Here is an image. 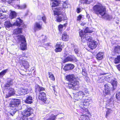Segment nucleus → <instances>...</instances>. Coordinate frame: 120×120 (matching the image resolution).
Returning <instances> with one entry per match:
<instances>
[{
  "instance_id": "1",
  "label": "nucleus",
  "mask_w": 120,
  "mask_h": 120,
  "mask_svg": "<svg viewBox=\"0 0 120 120\" xmlns=\"http://www.w3.org/2000/svg\"><path fill=\"white\" fill-rule=\"evenodd\" d=\"M91 99H83L79 104V106L81 111L84 112H87L86 114L80 115L79 117V120H90L91 115L88 109L89 105Z\"/></svg>"
},
{
  "instance_id": "2",
  "label": "nucleus",
  "mask_w": 120,
  "mask_h": 120,
  "mask_svg": "<svg viewBox=\"0 0 120 120\" xmlns=\"http://www.w3.org/2000/svg\"><path fill=\"white\" fill-rule=\"evenodd\" d=\"M65 79L68 81V86L69 88L75 90H78L80 87L79 78H76L73 74L68 75L66 76Z\"/></svg>"
},
{
  "instance_id": "3",
  "label": "nucleus",
  "mask_w": 120,
  "mask_h": 120,
  "mask_svg": "<svg viewBox=\"0 0 120 120\" xmlns=\"http://www.w3.org/2000/svg\"><path fill=\"white\" fill-rule=\"evenodd\" d=\"M45 90V88L43 87H40L39 85L35 86V92H39L38 98L39 100L45 104L48 103L49 101L48 100L46 97V94L44 92L42 91Z\"/></svg>"
},
{
  "instance_id": "4",
  "label": "nucleus",
  "mask_w": 120,
  "mask_h": 120,
  "mask_svg": "<svg viewBox=\"0 0 120 120\" xmlns=\"http://www.w3.org/2000/svg\"><path fill=\"white\" fill-rule=\"evenodd\" d=\"M93 32L92 30H91L88 27H86L84 31L82 30L80 31L79 33V35L81 37V40L82 42H86L87 40L90 41L91 37L90 34H86L88 33H91Z\"/></svg>"
},
{
  "instance_id": "5",
  "label": "nucleus",
  "mask_w": 120,
  "mask_h": 120,
  "mask_svg": "<svg viewBox=\"0 0 120 120\" xmlns=\"http://www.w3.org/2000/svg\"><path fill=\"white\" fill-rule=\"evenodd\" d=\"M53 11L54 15H56V21L58 22H60L62 21H64L67 20V17L65 15L63 14L61 11L62 8L61 7H57L55 8Z\"/></svg>"
},
{
  "instance_id": "6",
  "label": "nucleus",
  "mask_w": 120,
  "mask_h": 120,
  "mask_svg": "<svg viewBox=\"0 0 120 120\" xmlns=\"http://www.w3.org/2000/svg\"><path fill=\"white\" fill-rule=\"evenodd\" d=\"M93 9L94 12L98 15H100L103 16L106 13V8L101 4L95 5L93 7Z\"/></svg>"
},
{
  "instance_id": "7",
  "label": "nucleus",
  "mask_w": 120,
  "mask_h": 120,
  "mask_svg": "<svg viewBox=\"0 0 120 120\" xmlns=\"http://www.w3.org/2000/svg\"><path fill=\"white\" fill-rule=\"evenodd\" d=\"M20 100L19 99H14L10 102L9 106L11 109L10 114L13 115L16 112L17 110L16 107L20 104Z\"/></svg>"
},
{
  "instance_id": "8",
  "label": "nucleus",
  "mask_w": 120,
  "mask_h": 120,
  "mask_svg": "<svg viewBox=\"0 0 120 120\" xmlns=\"http://www.w3.org/2000/svg\"><path fill=\"white\" fill-rule=\"evenodd\" d=\"M27 56H25L22 55H19L18 57L19 58L18 61L21 65H22L24 68L27 69L29 68V65L28 62L27 61V59L25 58H27Z\"/></svg>"
},
{
  "instance_id": "9",
  "label": "nucleus",
  "mask_w": 120,
  "mask_h": 120,
  "mask_svg": "<svg viewBox=\"0 0 120 120\" xmlns=\"http://www.w3.org/2000/svg\"><path fill=\"white\" fill-rule=\"evenodd\" d=\"M104 89L103 91V94L105 96L111 95V91L112 90V85L109 84H105L104 85Z\"/></svg>"
},
{
  "instance_id": "10",
  "label": "nucleus",
  "mask_w": 120,
  "mask_h": 120,
  "mask_svg": "<svg viewBox=\"0 0 120 120\" xmlns=\"http://www.w3.org/2000/svg\"><path fill=\"white\" fill-rule=\"evenodd\" d=\"M88 93V92L86 89H85L84 90L79 91L74 96L75 97L77 96V98H74L76 100H81L84 97L85 95Z\"/></svg>"
},
{
  "instance_id": "11",
  "label": "nucleus",
  "mask_w": 120,
  "mask_h": 120,
  "mask_svg": "<svg viewBox=\"0 0 120 120\" xmlns=\"http://www.w3.org/2000/svg\"><path fill=\"white\" fill-rule=\"evenodd\" d=\"M64 43H63L62 41H60L57 42L56 44L55 47L56 48L54 50V51L56 52H61L64 46Z\"/></svg>"
},
{
  "instance_id": "12",
  "label": "nucleus",
  "mask_w": 120,
  "mask_h": 120,
  "mask_svg": "<svg viewBox=\"0 0 120 120\" xmlns=\"http://www.w3.org/2000/svg\"><path fill=\"white\" fill-rule=\"evenodd\" d=\"M33 110L31 107H27L22 112L21 114L22 116L27 117H29L31 115Z\"/></svg>"
},
{
  "instance_id": "13",
  "label": "nucleus",
  "mask_w": 120,
  "mask_h": 120,
  "mask_svg": "<svg viewBox=\"0 0 120 120\" xmlns=\"http://www.w3.org/2000/svg\"><path fill=\"white\" fill-rule=\"evenodd\" d=\"M13 24L14 25L20 27L22 25V27L23 28L26 27V26L23 23V20L20 18L19 17L17 18Z\"/></svg>"
},
{
  "instance_id": "14",
  "label": "nucleus",
  "mask_w": 120,
  "mask_h": 120,
  "mask_svg": "<svg viewBox=\"0 0 120 120\" xmlns=\"http://www.w3.org/2000/svg\"><path fill=\"white\" fill-rule=\"evenodd\" d=\"M91 39L90 41L87 40V41H88L89 42L88 45V47L90 48L92 50L96 48L98 45V43L95 41L92 40L91 37Z\"/></svg>"
},
{
  "instance_id": "15",
  "label": "nucleus",
  "mask_w": 120,
  "mask_h": 120,
  "mask_svg": "<svg viewBox=\"0 0 120 120\" xmlns=\"http://www.w3.org/2000/svg\"><path fill=\"white\" fill-rule=\"evenodd\" d=\"M76 58L73 56L70 55L65 58L63 60L64 63L68 61H76Z\"/></svg>"
},
{
  "instance_id": "16",
  "label": "nucleus",
  "mask_w": 120,
  "mask_h": 120,
  "mask_svg": "<svg viewBox=\"0 0 120 120\" xmlns=\"http://www.w3.org/2000/svg\"><path fill=\"white\" fill-rule=\"evenodd\" d=\"M74 67V65L72 64H67L64 66L63 69L65 71H67L73 69Z\"/></svg>"
},
{
  "instance_id": "17",
  "label": "nucleus",
  "mask_w": 120,
  "mask_h": 120,
  "mask_svg": "<svg viewBox=\"0 0 120 120\" xmlns=\"http://www.w3.org/2000/svg\"><path fill=\"white\" fill-rule=\"evenodd\" d=\"M28 91L27 89L21 87L18 91V94L19 95H25L27 93Z\"/></svg>"
},
{
  "instance_id": "18",
  "label": "nucleus",
  "mask_w": 120,
  "mask_h": 120,
  "mask_svg": "<svg viewBox=\"0 0 120 120\" xmlns=\"http://www.w3.org/2000/svg\"><path fill=\"white\" fill-rule=\"evenodd\" d=\"M104 54L102 52H99L96 54V58L98 61L102 60L104 58Z\"/></svg>"
},
{
  "instance_id": "19",
  "label": "nucleus",
  "mask_w": 120,
  "mask_h": 120,
  "mask_svg": "<svg viewBox=\"0 0 120 120\" xmlns=\"http://www.w3.org/2000/svg\"><path fill=\"white\" fill-rule=\"evenodd\" d=\"M61 39L62 41H67L69 39V36L66 32H64L62 34Z\"/></svg>"
},
{
  "instance_id": "20",
  "label": "nucleus",
  "mask_w": 120,
  "mask_h": 120,
  "mask_svg": "<svg viewBox=\"0 0 120 120\" xmlns=\"http://www.w3.org/2000/svg\"><path fill=\"white\" fill-rule=\"evenodd\" d=\"M17 39L19 41L24 43L26 42L25 36L22 34H19L17 36Z\"/></svg>"
},
{
  "instance_id": "21",
  "label": "nucleus",
  "mask_w": 120,
  "mask_h": 120,
  "mask_svg": "<svg viewBox=\"0 0 120 120\" xmlns=\"http://www.w3.org/2000/svg\"><path fill=\"white\" fill-rule=\"evenodd\" d=\"M40 22L42 23V22L39 21V22H36L35 23V24L34 26V29L37 28L39 30H40L42 29V24H41Z\"/></svg>"
},
{
  "instance_id": "22",
  "label": "nucleus",
  "mask_w": 120,
  "mask_h": 120,
  "mask_svg": "<svg viewBox=\"0 0 120 120\" xmlns=\"http://www.w3.org/2000/svg\"><path fill=\"white\" fill-rule=\"evenodd\" d=\"M22 28H17L14 29L13 34H18L22 33Z\"/></svg>"
},
{
  "instance_id": "23",
  "label": "nucleus",
  "mask_w": 120,
  "mask_h": 120,
  "mask_svg": "<svg viewBox=\"0 0 120 120\" xmlns=\"http://www.w3.org/2000/svg\"><path fill=\"white\" fill-rule=\"evenodd\" d=\"M27 45L26 42H22L20 44V49L23 51L26 50L27 49Z\"/></svg>"
},
{
  "instance_id": "24",
  "label": "nucleus",
  "mask_w": 120,
  "mask_h": 120,
  "mask_svg": "<svg viewBox=\"0 0 120 120\" xmlns=\"http://www.w3.org/2000/svg\"><path fill=\"white\" fill-rule=\"evenodd\" d=\"M17 16V13L14 11H11L9 15V17L11 19L15 18Z\"/></svg>"
},
{
  "instance_id": "25",
  "label": "nucleus",
  "mask_w": 120,
  "mask_h": 120,
  "mask_svg": "<svg viewBox=\"0 0 120 120\" xmlns=\"http://www.w3.org/2000/svg\"><path fill=\"white\" fill-rule=\"evenodd\" d=\"M32 98L31 96H28L26 97L25 101V103L28 104H31L32 102Z\"/></svg>"
},
{
  "instance_id": "26",
  "label": "nucleus",
  "mask_w": 120,
  "mask_h": 120,
  "mask_svg": "<svg viewBox=\"0 0 120 120\" xmlns=\"http://www.w3.org/2000/svg\"><path fill=\"white\" fill-rule=\"evenodd\" d=\"M38 20H42L43 22L45 23H46V18L45 15H44L42 17H41V15H39L38 16Z\"/></svg>"
},
{
  "instance_id": "27",
  "label": "nucleus",
  "mask_w": 120,
  "mask_h": 120,
  "mask_svg": "<svg viewBox=\"0 0 120 120\" xmlns=\"http://www.w3.org/2000/svg\"><path fill=\"white\" fill-rule=\"evenodd\" d=\"M111 84L112 86V87L113 88L112 90L113 91L115 89V87H116L117 86V82L115 80H113L111 82Z\"/></svg>"
},
{
  "instance_id": "28",
  "label": "nucleus",
  "mask_w": 120,
  "mask_h": 120,
  "mask_svg": "<svg viewBox=\"0 0 120 120\" xmlns=\"http://www.w3.org/2000/svg\"><path fill=\"white\" fill-rule=\"evenodd\" d=\"M49 78L51 80L54 81L55 80V77L52 73L51 72H48Z\"/></svg>"
},
{
  "instance_id": "29",
  "label": "nucleus",
  "mask_w": 120,
  "mask_h": 120,
  "mask_svg": "<svg viewBox=\"0 0 120 120\" xmlns=\"http://www.w3.org/2000/svg\"><path fill=\"white\" fill-rule=\"evenodd\" d=\"M114 62L115 64H117L120 63V55L117 56L115 58Z\"/></svg>"
},
{
  "instance_id": "30",
  "label": "nucleus",
  "mask_w": 120,
  "mask_h": 120,
  "mask_svg": "<svg viewBox=\"0 0 120 120\" xmlns=\"http://www.w3.org/2000/svg\"><path fill=\"white\" fill-rule=\"evenodd\" d=\"M8 70V69H6L2 71L1 72H0V78H2L7 72Z\"/></svg>"
},
{
  "instance_id": "31",
  "label": "nucleus",
  "mask_w": 120,
  "mask_h": 120,
  "mask_svg": "<svg viewBox=\"0 0 120 120\" xmlns=\"http://www.w3.org/2000/svg\"><path fill=\"white\" fill-rule=\"evenodd\" d=\"M107 110L106 112L105 117L106 118H107L108 116L111 113L112 110L110 108H107Z\"/></svg>"
},
{
  "instance_id": "32",
  "label": "nucleus",
  "mask_w": 120,
  "mask_h": 120,
  "mask_svg": "<svg viewBox=\"0 0 120 120\" xmlns=\"http://www.w3.org/2000/svg\"><path fill=\"white\" fill-rule=\"evenodd\" d=\"M9 90L8 94H11V95L12 96L15 94L14 89L12 88H10L9 89Z\"/></svg>"
},
{
  "instance_id": "33",
  "label": "nucleus",
  "mask_w": 120,
  "mask_h": 120,
  "mask_svg": "<svg viewBox=\"0 0 120 120\" xmlns=\"http://www.w3.org/2000/svg\"><path fill=\"white\" fill-rule=\"evenodd\" d=\"M93 1V0H80V2L81 3L87 4L88 3H90Z\"/></svg>"
},
{
  "instance_id": "34",
  "label": "nucleus",
  "mask_w": 120,
  "mask_h": 120,
  "mask_svg": "<svg viewBox=\"0 0 120 120\" xmlns=\"http://www.w3.org/2000/svg\"><path fill=\"white\" fill-rule=\"evenodd\" d=\"M13 80L11 79H8L7 81V82L10 85H12L13 84Z\"/></svg>"
},
{
  "instance_id": "35",
  "label": "nucleus",
  "mask_w": 120,
  "mask_h": 120,
  "mask_svg": "<svg viewBox=\"0 0 120 120\" xmlns=\"http://www.w3.org/2000/svg\"><path fill=\"white\" fill-rule=\"evenodd\" d=\"M63 25L60 24L58 26V30L59 31H61L63 30Z\"/></svg>"
},
{
  "instance_id": "36",
  "label": "nucleus",
  "mask_w": 120,
  "mask_h": 120,
  "mask_svg": "<svg viewBox=\"0 0 120 120\" xmlns=\"http://www.w3.org/2000/svg\"><path fill=\"white\" fill-rule=\"evenodd\" d=\"M6 17V15H3L0 12V19H5Z\"/></svg>"
},
{
  "instance_id": "37",
  "label": "nucleus",
  "mask_w": 120,
  "mask_h": 120,
  "mask_svg": "<svg viewBox=\"0 0 120 120\" xmlns=\"http://www.w3.org/2000/svg\"><path fill=\"white\" fill-rule=\"evenodd\" d=\"M116 99L119 101H120V92L117 93L116 94Z\"/></svg>"
},
{
  "instance_id": "38",
  "label": "nucleus",
  "mask_w": 120,
  "mask_h": 120,
  "mask_svg": "<svg viewBox=\"0 0 120 120\" xmlns=\"http://www.w3.org/2000/svg\"><path fill=\"white\" fill-rule=\"evenodd\" d=\"M104 79H103L102 77L100 78L97 81L98 83H101L103 82L104 81Z\"/></svg>"
},
{
  "instance_id": "39",
  "label": "nucleus",
  "mask_w": 120,
  "mask_h": 120,
  "mask_svg": "<svg viewBox=\"0 0 120 120\" xmlns=\"http://www.w3.org/2000/svg\"><path fill=\"white\" fill-rule=\"evenodd\" d=\"M119 50H120V46L117 45L115 47L114 50L115 52H116L117 51Z\"/></svg>"
},
{
  "instance_id": "40",
  "label": "nucleus",
  "mask_w": 120,
  "mask_h": 120,
  "mask_svg": "<svg viewBox=\"0 0 120 120\" xmlns=\"http://www.w3.org/2000/svg\"><path fill=\"white\" fill-rule=\"evenodd\" d=\"M82 75L84 76L87 75L86 71H85V69H82Z\"/></svg>"
},
{
  "instance_id": "41",
  "label": "nucleus",
  "mask_w": 120,
  "mask_h": 120,
  "mask_svg": "<svg viewBox=\"0 0 120 120\" xmlns=\"http://www.w3.org/2000/svg\"><path fill=\"white\" fill-rule=\"evenodd\" d=\"M28 118L27 117L22 116L21 118V120H28Z\"/></svg>"
},
{
  "instance_id": "42",
  "label": "nucleus",
  "mask_w": 120,
  "mask_h": 120,
  "mask_svg": "<svg viewBox=\"0 0 120 120\" xmlns=\"http://www.w3.org/2000/svg\"><path fill=\"white\" fill-rule=\"evenodd\" d=\"M82 18V15H79L77 17V21H80Z\"/></svg>"
},
{
  "instance_id": "43",
  "label": "nucleus",
  "mask_w": 120,
  "mask_h": 120,
  "mask_svg": "<svg viewBox=\"0 0 120 120\" xmlns=\"http://www.w3.org/2000/svg\"><path fill=\"white\" fill-rule=\"evenodd\" d=\"M68 4H69L68 1V0H66L63 3V6H65Z\"/></svg>"
},
{
  "instance_id": "44",
  "label": "nucleus",
  "mask_w": 120,
  "mask_h": 120,
  "mask_svg": "<svg viewBox=\"0 0 120 120\" xmlns=\"http://www.w3.org/2000/svg\"><path fill=\"white\" fill-rule=\"evenodd\" d=\"M52 4V7L57 6L59 5L58 4H56L54 2H53Z\"/></svg>"
},
{
  "instance_id": "45",
  "label": "nucleus",
  "mask_w": 120,
  "mask_h": 120,
  "mask_svg": "<svg viewBox=\"0 0 120 120\" xmlns=\"http://www.w3.org/2000/svg\"><path fill=\"white\" fill-rule=\"evenodd\" d=\"M50 43H48L44 44V46L45 48H47L50 46Z\"/></svg>"
},
{
  "instance_id": "46",
  "label": "nucleus",
  "mask_w": 120,
  "mask_h": 120,
  "mask_svg": "<svg viewBox=\"0 0 120 120\" xmlns=\"http://www.w3.org/2000/svg\"><path fill=\"white\" fill-rule=\"evenodd\" d=\"M26 7V5L24 4L21 6L19 7L21 9H23L25 8Z\"/></svg>"
},
{
  "instance_id": "47",
  "label": "nucleus",
  "mask_w": 120,
  "mask_h": 120,
  "mask_svg": "<svg viewBox=\"0 0 120 120\" xmlns=\"http://www.w3.org/2000/svg\"><path fill=\"white\" fill-rule=\"evenodd\" d=\"M6 25L8 27H9L11 26V24L8 22H6Z\"/></svg>"
},
{
  "instance_id": "48",
  "label": "nucleus",
  "mask_w": 120,
  "mask_h": 120,
  "mask_svg": "<svg viewBox=\"0 0 120 120\" xmlns=\"http://www.w3.org/2000/svg\"><path fill=\"white\" fill-rule=\"evenodd\" d=\"M10 85L7 82V83L5 84L4 85V87H9L10 86Z\"/></svg>"
},
{
  "instance_id": "49",
  "label": "nucleus",
  "mask_w": 120,
  "mask_h": 120,
  "mask_svg": "<svg viewBox=\"0 0 120 120\" xmlns=\"http://www.w3.org/2000/svg\"><path fill=\"white\" fill-rule=\"evenodd\" d=\"M105 18L107 19H109L110 18L109 15H106L105 16Z\"/></svg>"
},
{
  "instance_id": "50",
  "label": "nucleus",
  "mask_w": 120,
  "mask_h": 120,
  "mask_svg": "<svg viewBox=\"0 0 120 120\" xmlns=\"http://www.w3.org/2000/svg\"><path fill=\"white\" fill-rule=\"evenodd\" d=\"M116 67L120 71V64L117 65H116Z\"/></svg>"
},
{
  "instance_id": "51",
  "label": "nucleus",
  "mask_w": 120,
  "mask_h": 120,
  "mask_svg": "<svg viewBox=\"0 0 120 120\" xmlns=\"http://www.w3.org/2000/svg\"><path fill=\"white\" fill-rule=\"evenodd\" d=\"M35 118L34 117H30L28 119V120H34Z\"/></svg>"
},
{
  "instance_id": "52",
  "label": "nucleus",
  "mask_w": 120,
  "mask_h": 120,
  "mask_svg": "<svg viewBox=\"0 0 120 120\" xmlns=\"http://www.w3.org/2000/svg\"><path fill=\"white\" fill-rule=\"evenodd\" d=\"M54 1L56 2L57 4H60L61 2L60 1H58L57 0H55Z\"/></svg>"
},
{
  "instance_id": "53",
  "label": "nucleus",
  "mask_w": 120,
  "mask_h": 120,
  "mask_svg": "<svg viewBox=\"0 0 120 120\" xmlns=\"http://www.w3.org/2000/svg\"><path fill=\"white\" fill-rule=\"evenodd\" d=\"M52 88L53 89V90L54 91V92H56V89L55 88V86L54 85H53L52 86Z\"/></svg>"
},
{
  "instance_id": "54",
  "label": "nucleus",
  "mask_w": 120,
  "mask_h": 120,
  "mask_svg": "<svg viewBox=\"0 0 120 120\" xmlns=\"http://www.w3.org/2000/svg\"><path fill=\"white\" fill-rule=\"evenodd\" d=\"M11 96H12L11 95V94H8V95H6L5 96V98H8Z\"/></svg>"
},
{
  "instance_id": "55",
  "label": "nucleus",
  "mask_w": 120,
  "mask_h": 120,
  "mask_svg": "<svg viewBox=\"0 0 120 120\" xmlns=\"http://www.w3.org/2000/svg\"><path fill=\"white\" fill-rule=\"evenodd\" d=\"M74 51L75 52V53L76 54H77L78 53V51L77 50V49H75Z\"/></svg>"
},
{
  "instance_id": "56",
  "label": "nucleus",
  "mask_w": 120,
  "mask_h": 120,
  "mask_svg": "<svg viewBox=\"0 0 120 120\" xmlns=\"http://www.w3.org/2000/svg\"><path fill=\"white\" fill-rule=\"evenodd\" d=\"M55 117H52L50 118V120H55Z\"/></svg>"
},
{
  "instance_id": "57",
  "label": "nucleus",
  "mask_w": 120,
  "mask_h": 120,
  "mask_svg": "<svg viewBox=\"0 0 120 120\" xmlns=\"http://www.w3.org/2000/svg\"><path fill=\"white\" fill-rule=\"evenodd\" d=\"M80 8H78L77 9V13H79L80 12Z\"/></svg>"
},
{
  "instance_id": "58",
  "label": "nucleus",
  "mask_w": 120,
  "mask_h": 120,
  "mask_svg": "<svg viewBox=\"0 0 120 120\" xmlns=\"http://www.w3.org/2000/svg\"><path fill=\"white\" fill-rule=\"evenodd\" d=\"M107 74H108V73H100V75H104Z\"/></svg>"
},
{
  "instance_id": "59",
  "label": "nucleus",
  "mask_w": 120,
  "mask_h": 120,
  "mask_svg": "<svg viewBox=\"0 0 120 120\" xmlns=\"http://www.w3.org/2000/svg\"><path fill=\"white\" fill-rule=\"evenodd\" d=\"M67 22V23L64 24V25H63V26H64L65 27H66L67 26V25L68 24V23H67V22Z\"/></svg>"
},
{
  "instance_id": "60",
  "label": "nucleus",
  "mask_w": 120,
  "mask_h": 120,
  "mask_svg": "<svg viewBox=\"0 0 120 120\" xmlns=\"http://www.w3.org/2000/svg\"><path fill=\"white\" fill-rule=\"evenodd\" d=\"M51 1H54V0H50Z\"/></svg>"
}]
</instances>
